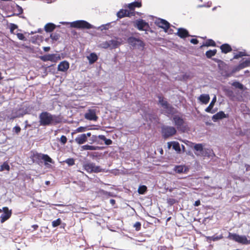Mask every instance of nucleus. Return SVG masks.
I'll return each instance as SVG.
<instances>
[{
	"mask_svg": "<svg viewBox=\"0 0 250 250\" xmlns=\"http://www.w3.org/2000/svg\"><path fill=\"white\" fill-rule=\"evenodd\" d=\"M135 15V12H129V10L126 9H121L117 13V16L119 18H122L125 17H130Z\"/></svg>",
	"mask_w": 250,
	"mask_h": 250,
	"instance_id": "obj_14",
	"label": "nucleus"
},
{
	"mask_svg": "<svg viewBox=\"0 0 250 250\" xmlns=\"http://www.w3.org/2000/svg\"><path fill=\"white\" fill-rule=\"evenodd\" d=\"M97 136L93 135L92 136V141L93 142H96L97 141Z\"/></svg>",
	"mask_w": 250,
	"mask_h": 250,
	"instance_id": "obj_53",
	"label": "nucleus"
},
{
	"mask_svg": "<svg viewBox=\"0 0 250 250\" xmlns=\"http://www.w3.org/2000/svg\"><path fill=\"white\" fill-rule=\"evenodd\" d=\"M194 149L196 151L202 152L203 151V146L201 144H197L194 146Z\"/></svg>",
	"mask_w": 250,
	"mask_h": 250,
	"instance_id": "obj_36",
	"label": "nucleus"
},
{
	"mask_svg": "<svg viewBox=\"0 0 250 250\" xmlns=\"http://www.w3.org/2000/svg\"><path fill=\"white\" fill-rule=\"evenodd\" d=\"M87 58L89 61V63L91 64L93 63L98 60V56L94 53H91L89 56H87Z\"/></svg>",
	"mask_w": 250,
	"mask_h": 250,
	"instance_id": "obj_22",
	"label": "nucleus"
},
{
	"mask_svg": "<svg viewBox=\"0 0 250 250\" xmlns=\"http://www.w3.org/2000/svg\"><path fill=\"white\" fill-rule=\"evenodd\" d=\"M223 236L222 235H219V236H217L216 235H214L212 236H211V237H209V238L213 241H217V240H220V239H221L223 238Z\"/></svg>",
	"mask_w": 250,
	"mask_h": 250,
	"instance_id": "obj_39",
	"label": "nucleus"
},
{
	"mask_svg": "<svg viewBox=\"0 0 250 250\" xmlns=\"http://www.w3.org/2000/svg\"><path fill=\"white\" fill-rule=\"evenodd\" d=\"M174 170L177 173H182L184 172V167L183 166H176L175 167Z\"/></svg>",
	"mask_w": 250,
	"mask_h": 250,
	"instance_id": "obj_33",
	"label": "nucleus"
},
{
	"mask_svg": "<svg viewBox=\"0 0 250 250\" xmlns=\"http://www.w3.org/2000/svg\"><path fill=\"white\" fill-rule=\"evenodd\" d=\"M110 202L113 205H114L115 203V201L114 199H111L110 200Z\"/></svg>",
	"mask_w": 250,
	"mask_h": 250,
	"instance_id": "obj_56",
	"label": "nucleus"
},
{
	"mask_svg": "<svg viewBox=\"0 0 250 250\" xmlns=\"http://www.w3.org/2000/svg\"><path fill=\"white\" fill-rule=\"evenodd\" d=\"M102 171V168L100 166H96V165L93 163L92 167V172L98 173Z\"/></svg>",
	"mask_w": 250,
	"mask_h": 250,
	"instance_id": "obj_34",
	"label": "nucleus"
},
{
	"mask_svg": "<svg viewBox=\"0 0 250 250\" xmlns=\"http://www.w3.org/2000/svg\"><path fill=\"white\" fill-rule=\"evenodd\" d=\"M2 211L3 213L1 214L0 216V222L1 223H4L9 219L11 217L12 213V210H9L7 207L2 208Z\"/></svg>",
	"mask_w": 250,
	"mask_h": 250,
	"instance_id": "obj_8",
	"label": "nucleus"
},
{
	"mask_svg": "<svg viewBox=\"0 0 250 250\" xmlns=\"http://www.w3.org/2000/svg\"><path fill=\"white\" fill-rule=\"evenodd\" d=\"M49 183V181H47V182H46V183L47 184H48Z\"/></svg>",
	"mask_w": 250,
	"mask_h": 250,
	"instance_id": "obj_61",
	"label": "nucleus"
},
{
	"mask_svg": "<svg viewBox=\"0 0 250 250\" xmlns=\"http://www.w3.org/2000/svg\"><path fill=\"white\" fill-rule=\"evenodd\" d=\"M75 141L78 144L82 145L86 142L87 140L85 134L83 133L78 135L75 139Z\"/></svg>",
	"mask_w": 250,
	"mask_h": 250,
	"instance_id": "obj_16",
	"label": "nucleus"
},
{
	"mask_svg": "<svg viewBox=\"0 0 250 250\" xmlns=\"http://www.w3.org/2000/svg\"><path fill=\"white\" fill-rule=\"evenodd\" d=\"M147 191V187L146 186L142 185L140 186L138 189V192L140 194H144Z\"/></svg>",
	"mask_w": 250,
	"mask_h": 250,
	"instance_id": "obj_29",
	"label": "nucleus"
},
{
	"mask_svg": "<svg viewBox=\"0 0 250 250\" xmlns=\"http://www.w3.org/2000/svg\"><path fill=\"white\" fill-rule=\"evenodd\" d=\"M230 237V239H232L233 240L237 242H238L242 244H247V238L244 235H239L238 234L234 233L231 234Z\"/></svg>",
	"mask_w": 250,
	"mask_h": 250,
	"instance_id": "obj_10",
	"label": "nucleus"
},
{
	"mask_svg": "<svg viewBox=\"0 0 250 250\" xmlns=\"http://www.w3.org/2000/svg\"><path fill=\"white\" fill-rule=\"evenodd\" d=\"M69 166H73L75 164V160L73 158H68L64 161Z\"/></svg>",
	"mask_w": 250,
	"mask_h": 250,
	"instance_id": "obj_37",
	"label": "nucleus"
},
{
	"mask_svg": "<svg viewBox=\"0 0 250 250\" xmlns=\"http://www.w3.org/2000/svg\"><path fill=\"white\" fill-rule=\"evenodd\" d=\"M210 98L209 95H201L199 97L200 101L203 104H207L208 103Z\"/></svg>",
	"mask_w": 250,
	"mask_h": 250,
	"instance_id": "obj_25",
	"label": "nucleus"
},
{
	"mask_svg": "<svg viewBox=\"0 0 250 250\" xmlns=\"http://www.w3.org/2000/svg\"><path fill=\"white\" fill-rule=\"evenodd\" d=\"M13 131H14L17 134H18L21 130V128L19 126H15L13 129Z\"/></svg>",
	"mask_w": 250,
	"mask_h": 250,
	"instance_id": "obj_48",
	"label": "nucleus"
},
{
	"mask_svg": "<svg viewBox=\"0 0 250 250\" xmlns=\"http://www.w3.org/2000/svg\"><path fill=\"white\" fill-rule=\"evenodd\" d=\"M250 244V240H248V239H247V244Z\"/></svg>",
	"mask_w": 250,
	"mask_h": 250,
	"instance_id": "obj_57",
	"label": "nucleus"
},
{
	"mask_svg": "<svg viewBox=\"0 0 250 250\" xmlns=\"http://www.w3.org/2000/svg\"><path fill=\"white\" fill-rule=\"evenodd\" d=\"M128 42L131 45L138 48H143L145 45L144 43L142 41L134 38H129Z\"/></svg>",
	"mask_w": 250,
	"mask_h": 250,
	"instance_id": "obj_11",
	"label": "nucleus"
},
{
	"mask_svg": "<svg viewBox=\"0 0 250 250\" xmlns=\"http://www.w3.org/2000/svg\"><path fill=\"white\" fill-rule=\"evenodd\" d=\"M2 79V77L1 76V73L0 72V80Z\"/></svg>",
	"mask_w": 250,
	"mask_h": 250,
	"instance_id": "obj_59",
	"label": "nucleus"
},
{
	"mask_svg": "<svg viewBox=\"0 0 250 250\" xmlns=\"http://www.w3.org/2000/svg\"><path fill=\"white\" fill-rule=\"evenodd\" d=\"M201 204L200 201L198 200L196 201L194 204V205L196 207L199 206Z\"/></svg>",
	"mask_w": 250,
	"mask_h": 250,
	"instance_id": "obj_51",
	"label": "nucleus"
},
{
	"mask_svg": "<svg viewBox=\"0 0 250 250\" xmlns=\"http://www.w3.org/2000/svg\"><path fill=\"white\" fill-rule=\"evenodd\" d=\"M177 34L182 38H185L189 36L188 31L183 28L179 29Z\"/></svg>",
	"mask_w": 250,
	"mask_h": 250,
	"instance_id": "obj_20",
	"label": "nucleus"
},
{
	"mask_svg": "<svg viewBox=\"0 0 250 250\" xmlns=\"http://www.w3.org/2000/svg\"><path fill=\"white\" fill-rule=\"evenodd\" d=\"M222 52L224 53H227L231 51V46L228 44H224L220 46Z\"/></svg>",
	"mask_w": 250,
	"mask_h": 250,
	"instance_id": "obj_21",
	"label": "nucleus"
},
{
	"mask_svg": "<svg viewBox=\"0 0 250 250\" xmlns=\"http://www.w3.org/2000/svg\"><path fill=\"white\" fill-rule=\"evenodd\" d=\"M39 226L38 225H33L32 226V228H34L35 230L37 229L38 228Z\"/></svg>",
	"mask_w": 250,
	"mask_h": 250,
	"instance_id": "obj_55",
	"label": "nucleus"
},
{
	"mask_svg": "<svg viewBox=\"0 0 250 250\" xmlns=\"http://www.w3.org/2000/svg\"><path fill=\"white\" fill-rule=\"evenodd\" d=\"M62 222V220L60 218H58L57 220L53 221L52 222L53 227L55 228L59 226Z\"/></svg>",
	"mask_w": 250,
	"mask_h": 250,
	"instance_id": "obj_38",
	"label": "nucleus"
},
{
	"mask_svg": "<svg viewBox=\"0 0 250 250\" xmlns=\"http://www.w3.org/2000/svg\"><path fill=\"white\" fill-rule=\"evenodd\" d=\"M190 42L194 44H196L198 43V41L196 39H192Z\"/></svg>",
	"mask_w": 250,
	"mask_h": 250,
	"instance_id": "obj_50",
	"label": "nucleus"
},
{
	"mask_svg": "<svg viewBox=\"0 0 250 250\" xmlns=\"http://www.w3.org/2000/svg\"><path fill=\"white\" fill-rule=\"evenodd\" d=\"M86 127H83V126H80L78 127L76 131L77 132H83L86 130Z\"/></svg>",
	"mask_w": 250,
	"mask_h": 250,
	"instance_id": "obj_46",
	"label": "nucleus"
},
{
	"mask_svg": "<svg viewBox=\"0 0 250 250\" xmlns=\"http://www.w3.org/2000/svg\"><path fill=\"white\" fill-rule=\"evenodd\" d=\"M250 64V61H245L242 63L240 64L239 67L240 69L247 67Z\"/></svg>",
	"mask_w": 250,
	"mask_h": 250,
	"instance_id": "obj_40",
	"label": "nucleus"
},
{
	"mask_svg": "<svg viewBox=\"0 0 250 250\" xmlns=\"http://www.w3.org/2000/svg\"><path fill=\"white\" fill-rule=\"evenodd\" d=\"M216 52L217 50L216 49L210 50L206 52V55L207 58H210L212 56H214L216 54Z\"/></svg>",
	"mask_w": 250,
	"mask_h": 250,
	"instance_id": "obj_30",
	"label": "nucleus"
},
{
	"mask_svg": "<svg viewBox=\"0 0 250 250\" xmlns=\"http://www.w3.org/2000/svg\"><path fill=\"white\" fill-rule=\"evenodd\" d=\"M56 27V25L52 23H49L45 25L44 30L47 32H51L53 31Z\"/></svg>",
	"mask_w": 250,
	"mask_h": 250,
	"instance_id": "obj_23",
	"label": "nucleus"
},
{
	"mask_svg": "<svg viewBox=\"0 0 250 250\" xmlns=\"http://www.w3.org/2000/svg\"><path fill=\"white\" fill-rule=\"evenodd\" d=\"M158 98L159 104L167 114L173 115L177 112L176 109L170 105L164 99L162 95L159 96Z\"/></svg>",
	"mask_w": 250,
	"mask_h": 250,
	"instance_id": "obj_4",
	"label": "nucleus"
},
{
	"mask_svg": "<svg viewBox=\"0 0 250 250\" xmlns=\"http://www.w3.org/2000/svg\"><path fill=\"white\" fill-rule=\"evenodd\" d=\"M216 45V43L214 41L212 40H208L206 41L205 43L203 45V46H215Z\"/></svg>",
	"mask_w": 250,
	"mask_h": 250,
	"instance_id": "obj_31",
	"label": "nucleus"
},
{
	"mask_svg": "<svg viewBox=\"0 0 250 250\" xmlns=\"http://www.w3.org/2000/svg\"><path fill=\"white\" fill-rule=\"evenodd\" d=\"M228 117L229 115L228 114H226L224 112L221 111L213 115L212 117V120L214 122H216L219 120H222L224 118H227Z\"/></svg>",
	"mask_w": 250,
	"mask_h": 250,
	"instance_id": "obj_12",
	"label": "nucleus"
},
{
	"mask_svg": "<svg viewBox=\"0 0 250 250\" xmlns=\"http://www.w3.org/2000/svg\"><path fill=\"white\" fill-rule=\"evenodd\" d=\"M168 147L170 148L171 146V144L170 143H168Z\"/></svg>",
	"mask_w": 250,
	"mask_h": 250,
	"instance_id": "obj_58",
	"label": "nucleus"
},
{
	"mask_svg": "<svg viewBox=\"0 0 250 250\" xmlns=\"http://www.w3.org/2000/svg\"><path fill=\"white\" fill-rule=\"evenodd\" d=\"M142 6V2L141 1H135L132 3L128 4L126 7L129 9V12H134L135 8H140Z\"/></svg>",
	"mask_w": 250,
	"mask_h": 250,
	"instance_id": "obj_15",
	"label": "nucleus"
},
{
	"mask_svg": "<svg viewBox=\"0 0 250 250\" xmlns=\"http://www.w3.org/2000/svg\"><path fill=\"white\" fill-rule=\"evenodd\" d=\"M50 49V47H43V50L45 52H47V51H49Z\"/></svg>",
	"mask_w": 250,
	"mask_h": 250,
	"instance_id": "obj_52",
	"label": "nucleus"
},
{
	"mask_svg": "<svg viewBox=\"0 0 250 250\" xmlns=\"http://www.w3.org/2000/svg\"><path fill=\"white\" fill-rule=\"evenodd\" d=\"M167 203L170 206L174 205L176 202V201L175 199L171 198L167 199Z\"/></svg>",
	"mask_w": 250,
	"mask_h": 250,
	"instance_id": "obj_42",
	"label": "nucleus"
},
{
	"mask_svg": "<svg viewBox=\"0 0 250 250\" xmlns=\"http://www.w3.org/2000/svg\"><path fill=\"white\" fill-rule=\"evenodd\" d=\"M172 121L178 130L185 132L188 130V126L182 117L179 115H174Z\"/></svg>",
	"mask_w": 250,
	"mask_h": 250,
	"instance_id": "obj_3",
	"label": "nucleus"
},
{
	"mask_svg": "<svg viewBox=\"0 0 250 250\" xmlns=\"http://www.w3.org/2000/svg\"><path fill=\"white\" fill-rule=\"evenodd\" d=\"M134 227L135 228L136 230L138 231L141 229V224L139 222H137L134 225Z\"/></svg>",
	"mask_w": 250,
	"mask_h": 250,
	"instance_id": "obj_45",
	"label": "nucleus"
},
{
	"mask_svg": "<svg viewBox=\"0 0 250 250\" xmlns=\"http://www.w3.org/2000/svg\"><path fill=\"white\" fill-rule=\"evenodd\" d=\"M85 135L86 138L87 139V137H89L91 135V134L90 132H88L86 134H85Z\"/></svg>",
	"mask_w": 250,
	"mask_h": 250,
	"instance_id": "obj_54",
	"label": "nucleus"
},
{
	"mask_svg": "<svg viewBox=\"0 0 250 250\" xmlns=\"http://www.w3.org/2000/svg\"><path fill=\"white\" fill-rule=\"evenodd\" d=\"M100 149V147L98 146H90L89 145H85L81 146V150H99Z\"/></svg>",
	"mask_w": 250,
	"mask_h": 250,
	"instance_id": "obj_19",
	"label": "nucleus"
},
{
	"mask_svg": "<svg viewBox=\"0 0 250 250\" xmlns=\"http://www.w3.org/2000/svg\"><path fill=\"white\" fill-rule=\"evenodd\" d=\"M228 95L229 96V98L230 99L233 100H234L235 99H238L239 101H241V100L239 99L238 96H240L241 98H242V95H231V94H230V95Z\"/></svg>",
	"mask_w": 250,
	"mask_h": 250,
	"instance_id": "obj_44",
	"label": "nucleus"
},
{
	"mask_svg": "<svg viewBox=\"0 0 250 250\" xmlns=\"http://www.w3.org/2000/svg\"><path fill=\"white\" fill-rule=\"evenodd\" d=\"M232 85L235 87L236 88H238L241 90H242L244 88V86L243 84L238 82H233L232 83Z\"/></svg>",
	"mask_w": 250,
	"mask_h": 250,
	"instance_id": "obj_35",
	"label": "nucleus"
},
{
	"mask_svg": "<svg viewBox=\"0 0 250 250\" xmlns=\"http://www.w3.org/2000/svg\"><path fill=\"white\" fill-rule=\"evenodd\" d=\"M69 67V63L66 61H63L58 65V69L59 71L64 72L67 70Z\"/></svg>",
	"mask_w": 250,
	"mask_h": 250,
	"instance_id": "obj_17",
	"label": "nucleus"
},
{
	"mask_svg": "<svg viewBox=\"0 0 250 250\" xmlns=\"http://www.w3.org/2000/svg\"><path fill=\"white\" fill-rule=\"evenodd\" d=\"M67 138L66 137V136H64V135H62L61 137V138H60V141L63 144V145H64L67 142Z\"/></svg>",
	"mask_w": 250,
	"mask_h": 250,
	"instance_id": "obj_47",
	"label": "nucleus"
},
{
	"mask_svg": "<svg viewBox=\"0 0 250 250\" xmlns=\"http://www.w3.org/2000/svg\"><path fill=\"white\" fill-rule=\"evenodd\" d=\"M135 26L140 30H146L149 27L148 23L143 20L137 21L135 22Z\"/></svg>",
	"mask_w": 250,
	"mask_h": 250,
	"instance_id": "obj_13",
	"label": "nucleus"
},
{
	"mask_svg": "<svg viewBox=\"0 0 250 250\" xmlns=\"http://www.w3.org/2000/svg\"><path fill=\"white\" fill-rule=\"evenodd\" d=\"M158 24L160 27L166 29H168L169 27V23L164 20H161L158 22Z\"/></svg>",
	"mask_w": 250,
	"mask_h": 250,
	"instance_id": "obj_24",
	"label": "nucleus"
},
{
	"mask_svg": "<svg viewBox=\"0 0 250 250\" xmlns=\"http://www.w3.org/2000/svg\"><path fill=\"white\" fill-rule=\"evenodd\" d=\"M18 28V26L14 23L10 24V30L11 33H14V30Z\"/></svg>",
	"mask_w": 250,
	"mask_h": 250,
	"instance_id": "obj_43",
	"label": "nucleus"
},
{
	"mask_svg": "<svg viewBox=\"0 0 250 250\" xmlns=\"http://www.w3.org/2000/svg\"><path fill=\"white\" fill-rule=\"evenodd\" d=\"M43 61H51L52 62H57L61 59L59 55L57 54H48L40 57Z\"/></svg>",
	"mask_w": 250,
	"mask_h": 250,
	"instance_id": "obj_9",
	"label": "nucleus"
},
{
	"mask_svg": "<svg viewBox=\"0 0 250 250\" xmlns=\"http://www.w3.org/2000/svg\"><path fill=\"white\" fill-rule=\"evenodd\" d=\"M70 26L79 29H90L93 26L85 21H77L70 23Z\"/></svg>",
	"mask_w": 250,
	"mask_h": 250,
	"instance_id": "obj_5",
	"label": "nucleus"
},
{
	"mask_svg": "<svg viewBox=\"0 0 250 250\" xmlns=\"http://www.w3.org/2000/svg\"><path fill=\"white\" fill-rule=\"evenodd\" d=\"M172 143L173 149L178 152H180L181 151V148L179 143L177 142H173Z\"/></svg>",
	"mask_w": 250,
	"mask_h": 250,
	"instance_id": "obj_32",
	"label": "nucleus"
},
{
	"mask_svg": "<svg viewBox=\"0 0 250 250\" xmlns=\"http://www.w3.org/2000/svg\"><path fill=\"white\" fill-rule=\"evenodd\" d=\"M61 122L60 118L47 111L42 112L39 115V123L41 125L49 126L56 125Z\"/></svg>",
	"mask_w": 250,
	"mask_h": 250,
	"instance_id": "obj_1",
	"label": "nucleus"
},
{
	"mask_svg": "<svg viewBox=\"0 0 250 250\" xmlns=\"http://www.w3.org/2000/svg\"><path fill=\"white\" fill-rule=\"evenodd\" d=\"M30 158L33 163H36L38 164L42 163V161H43L44 162V165L48 167L50 166V165L48 164V163L51 164L54 163V161L47 154H42L37 152H32Z\"/></svg>",
	"mask_w": 250,
	"mask_h": 250,
	"instance_id": "obj_2",
	"label": "nucleus"
},
{
	"mask_svg": "<svg viewBox=\"0 0 250 250\" xmlns=\"http://www.w3.org/2000/svg\"><path fill=\"white\" fill-rule=\"evenodd\" d=\"M84 117L85 119L89 121H96L98 119L95 109H89L84 114Z\"/></svg>",
	"mask_w": 250,
	"mask_h": 250,
	"instance_id": "obj_7",
	"label": "nucleus"
},
{
	"mask_svg": "<svg viewBox=\"0 0 250 250\" xmlns=\"http://www.w3.org/2000/svg\"><path fill=\"white\" fill-rule=\"evenodd\" d=\"M5 170L8 171L10 170V166L7 162H4L0 167V171H3Z\"/></svg>",
	"mask_w": 250,
	"mask_h": 250,
	"instance_id": "obj_28",
	"label": "nucleus"
},
{
	"mask_svg": "<svg viewBox=\"0 0 250 250\" xmlns=\"http://www.w3.org/2000/svg\"><path fill=\"white\" fill-rule=\"evenodd\" d=\"M17 36L19 40L22 41L25 40V38L23 34L19 33L17 34Z\"/></svg>",
	"mask_w": 250,
	"mask_h": 250,
	"instance_id": "obj_49",
	"label": "nucleus"
},
{
	"mask_svg": "<svg viewBox=\"0 0 250 250\" xmlns=\"http://www.w3.org/2000/svg\"><path fill=\"white\" fill-rule=\"evenodd\" d=\"M216 102V97L215 95L209 105L206 108L205 111L208 113H213L214 111L212 110V108Z\"/></svg>",
	"mask_w": 250,
	"mask_h": 250,
	"instance_id": "obj_18",
	"label": "nucleus"
},
{
	"mask_svg": "<svg viewBox=\"0 0 250 250\" xmlns=\"http://www.w3.org/2000/svg\"><path fill=\"white\" fill-rule=\"evenodd\" d=\"M170 217L168 218L167 219V221H169V220H170Z\"/></svg>",
	"mask_w": 250,
	"mask_h": 250,
	"instance_id": "obj_60",
	"label": "nucleus"
},
{
	"mask_svg": "<svg viewBox=\"0 0 250 250\" xmlns=\"http://www.w3.org/2000/svg\"><path fill=\"white\" fill-rule=\"evenodd\" d=\"M98 138L104 142V144L106 145H110L112 144V141L111 139H107L105 136L103 135H100L98 136Z\"/></svg>",
	"mask_w": 250,
	"mask_h": 250,
	"instance_id": "obj_26",
	"label": "nucleus"
},
{
	"mask_svg": "<svg viewBox=\"0 0 250 250\" xmlns=\"http://www.w3.org/2000/svg\"><path fill=\"white\" fill-rule=\"evenodd\" d=\"M176 133V129L172 126H164L162 128V133L164 138H167L175 135Z\"/></svg>",
	"mask_w": 250,
	"mask_h": 250,
	"instance_id": "obj_6",
	"label": "nucleus"
},
{
	"mask_svg": "<svg viewBox=\"0 0 250 250\" xmlns=\"http://www.w3.org/2000/svg\"><path fill=\"white\" fill-rule=\"evenodd\" d=\"M93 164V163H90L84 164L83 165L84 170L88 173H92Z\"/></svg>",
	"mask_w": 250,
	"mask_h": 250,
	"instance_id": "obj_27",
	"label": "nucleus"
},
{
	"mask_svg": "<svg viewBox=\"0 0 250 250\" xmlns=\"http://www.w3.org/2000/svg\"><path fill=\"white\" fill-rule=\"evenodd\" d=\"M2 211V209L1 210V209H0V212H1Z\"/></svg>",
	"mask_w": 250,
	"mask_h": 250,
	"instance_id": "obj_62",
	"label": "nucleus"
},
{
	"mask_svg": "<svg viewBox=\"0 0 250 250\" xmlns=\"http://www.w3.org/2000/svg\"><path fill=\"white\" fill-rule=\"evenodd\" d=\"M60 38V35L56 33H52L50 35V38L54 41H57Z\"/></svg>",
	"mask_w": 250,
	"mask_h": 250,
	"instance_id": "obj_41",
	"label": "nucleus"
}]
</instances>
